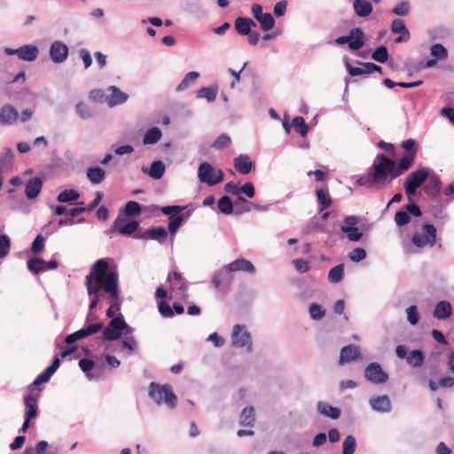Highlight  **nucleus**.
<instances>
[{
  "instance_id": "61",
  "label": "nucleus",
  "mask_w": 454,
  "mask_h": 454,
  "mask_svg": "<svg viewBox=\"0 0 454 454\" xmlns=\"http://www.w3.org/2000/svg\"><path fill=\"white\" fill-rule=\"evenodd\" d=\"M79 366L82 372H87V377L91 380L92 376L89 372L94 367V362L90 359L83 358L79 361Z\"/></svg>"
},
{
  "instance_id": "31",
  "label": "nucleus",
  "mask_w": 454,
  "mask_h": 454,
  "mask_svg": "<svg viewBox=\"0 0 454 454\" xmlns=\"http://www.w3.org/2000/svg\"><path fill=\"white\" fill-rule=\"evenodd\" d=\"M167 235L168 233L164 227H157L149 229L141 238H149L151 239L157 240L160 243H163L166 240Z\"/></svg>"
},
{
  "instance_id": "47",
  "label": "nucleus",
  "mask_w": 454,
  "mask_h": 454,
  "mask_svg": "<svg viewBox=\"0 0 454 454\" xmlns=\"http://www.w3.org/2000/svg\"><path fill=\"white\" fill-rule=\"evenodd\" d=\"M46 262L41 258H32L27 262V268L30 271L37 274L40 271L45 270L44 265Z\"/></svg>"
},
{
  "instance_id": "38",
  "label": "nucleus",
  "mask_w": 454,
  "mask_h": 454,
  "mask_svg": "<svg viewBox=\"0 0 454 454\" xmlns=\"http://www.w3.org/2000/svg\"><path fill=\"white\" fill-rule=\"evenodd\" d=\"M217 95V89L215 87H202L197 90L198 98H206L207 102L215 101Z\"/></svg>"
},
{
  "instance_id": "20",
  "label": "nucleus",
  "mask_w": 454,
  "mask_h": 454,
  "mask_svg": "<svg viewBox=\"0 0 454 454\" xmlns=\"http://www.w3.org/2000/svg\"><path fill=\"white\" fill-rule=\"evenodd\" d=\"M391 31L394 34H400V35L395 40L397 43L406 42L410 38L409 30L402 20L397 19L392 22Z\"/></svg>"
},
{
  "instance_id": "18",
  "label": "nucleus",
  "mask_w": 454,
  "mask_h": 454,
  "mask_svg": "<svg viewBox=\"0 0 454 454\" xmlns=\"http://www.w3.org/2000/svg\"><path fill=\"white\" fill-rule=\"evenodd\" d=\"M231 270L228 269V264L224 266L223 269L219 270L213 278V285L215 288H220L223 286H229L232 278L231 276Z\"/></svg>"
},
{
  "instance_id": "56",
  "label": "nucleus",
  "mask_w": 454,
  "mask_h": 454,
  "mask_svg": "<svg viewBox=\"0 0 454 454\" xmlns=\"http://www.w3.org/2000/svg\"><path fill=\"white\" fill-rule=\"evenodd\" d=\"M231 142V138L230 136L226 134L220 135L214 142L213 147L215 149H222L228 146Z\"/></svg>"
},
{
  "instance_id": "29",
  "label": "nucleus",
  "mask_w": 454,
  "mask_h": 454,
  "mask_svg": "<svg viewBox=\"0 0 454 454\" xmlns=\"http://www.w3.org/2000/svg\"><path fill=\"white\" fill-rule=\"evenodd\" d=\"M353 8L358 17H367L372 12V5L367 0H355Z\"/></svg>"
},
{
  "instance_id": "3",
  "label": "nucleus",
  "mask_w": 454,
  "mask_h": 454,
  "mask_svg": "<svg viewBox=\"0 0 454 454\" xmlns=\"http://www.w3.org/2000/svg\"><path fill=\"white\" fill-rule=\"evenodd\" d=\"M149 395L158 404H166L169 409L176 406L177 397L169 385H160L152 382L149 386Z\"/></svg>"
},
{
  "instance_id": "34",
  "label": "nucleus",
  "mask_w": 454,
  "mask_h": 454,
  "mask_svg": "<svg viewBox=\"0 0 454 454\" xmlns=\"http://www.w3.org/2000/svg\"><path fill=\"white\" fill-rule=\"evenodd\" d=\"M255 422L254 411L253 407H246L239 419L240 425L244 427H253Z\"/></svg>"
},
{
  "instance_id": "17",
  "label": "nucleus",
  "mask_w": 454,
  "mask_h": 454,
  "mask_svg": "<svg viewBox=\"0 0 454 454\" xmlns=\"http://www.w3.org/2000/svg\"><path fill=\"white\" fill-rule=\"evenodd\" d=\"M361 356L360 348L355 345H348L340 349V364H349Z\"/></svg>"
},
{
  "instance_id": "16",
  "label": "nucleus",
  "mask_w": 454,
  "mask_h": 454,
  "mask_svg": "<svg viewBox=\"0 0 454 454\" xmlns=\"http://www.w3.org/2000/svg\"><path fill=\"white\" fill-rule=\"evenodd\" d=\"M19 118L17 109L10 105H4L0 109V124L11 126L16 122Z\"/></svg>"
},
{
  "instance_id": "12",
  "label": "nucleus",
  "mask_w": 454,
  "mask_h": 454,
  "mask_svg": "<svg viewBox=\"0 0 454 454\" xmlns=\"http://www.w3.org/2000/svg\"><path fill=\"white\" fill-rule=\"evenodd\" d=\"M357 223V217L349 215L344 219L343 224L340 226V230L347 234L350 241H358L363 236V233L356 227Z\"/></svg>"
},
{
  "instance_id": "42",
  "label": "nucleus",
  "mask_w": 454,
  "mask_h": 454,
  "mask_svg": "<svg viewBox=\"0 0 454 454\" xmlns=\"http://www.w3.org/2000/svg\"><path fill=\"white\" fill-rule=\"evenodd\" d=\"M430 54L437 60L448 58L447 49L441 43H434L430 47Z\"/></svg>"
},
{
  "instance_id": "15",
  "label": "nucleus",
  "mask_w": 454,
  "mask_h": 454,
  "mask_svg": "<svg viewBox=\"0 0 454 454\" xmlns=\"http://www.w3.org/2000/svg\"><path fill=\"white\" fill-rule=\"evenodd\" d=\"M68 56V47L60 41H54L50 47L51 59L57 64L63 63Z\"/></svg>"
},
{
  "instance_id": "28",
  "label": "nucleus",
  "mask_w": 454,
  "mask_h": 454,
  "mask_svg": "<svg viewBox=\"0 0 454 454\" xmlns=\"http://www.w3.org/2000/svg\"><path fill=\"white\" fill-rule=\"evenodd\" d=\"M42 186H43V181L36 177V178H34L32 180H30L27 185H26V196L27 197V199L29 200H33V199H35L41 190H42Z\"/></svg>"
},
{
  "instance_id": "11",
  "label": "nucleus",
  "mask_w": 454,
  "mask_h": 454,
  "mask_svg": "<svg viewBox=\"0 0 454 454\" xmlns=\"http://www.w3.org/2000/svg\"><path fill=\"white\" fill-rule=\"evenodd\" d=\"M411 215L418 217L421 215L420 208L415 204H408L403 210L395 213V222L398 226H403L410 223Z\"/></svg>"
},
{
  "instance_id": "64",
  "label": "nucleus",
  "mask_w": 454,
  "mask_h": 454,
  "mask_svg": "<svg viewBox=\"0 0 454 454\" xmlns=\"http://www.w3.org/2000/svg\"><path fill=\"white\" fill-rule=\"evenodd\" d=\"M79 56L84 64V68H89L92 64V59L90 51L87 49H81L79 51Z\"/></svg>"
},
{
  "instance_id": "9",
  "label": "nucleus",
  "mask_w": 454,
  "mask_h": 454,
  "mask_svg": "<svg viewBox=\"0 0 454 454\" xmlns=\"http://www.w3.org/2000/svg\"><path fill=\"white\" fill-rule=\"evenodd\" d=\"M348 43V48L352 51H357L361 49L364 44V32L361 28H352L348 35L340 36L335 40L336 44Z\"/></svg>"
},
{
  "instance_id": "48",
  "label": "nucleus",
  "mask_w": 454,
  "mask_h": 454,
  "mask_svg": "<svg viewBox=\"0 0 454 454\" xmlns=\"http://www.w3.org/2000/svg\"><path fill=\"white\" fill-rule=\"evenodd\" d=\"M356 446V438L353 435H348L342 443V454H354Z\"/></svg>"
},
{
  "instance_id": "13",
  "label": "nucleus",
  "mask_w": 454,
  "mask_h": 454,
  "mask_svg": "<svg viewBox=\"0 0 454 454\" xmlns=\"http://www.w3.org/2000/svg\"><path fill=\"white\" fill-rule=\"evenodd\" d=\"M129 98L126 92L121 91L118 87L112 85L106 89L105 103L110 107L125 103Z\"/></svg>"
},
{
  "instance_id": "2",
  "label": "nucleus",
  "mask_w": 454,
  "mask_h": 454,
  "mask_svg": "<svg viewBox=\"0 0 454 454\" xmlns=\"http://www.w3.org/2000/svg\"><path fill=\"white\" fill-rule=\"evenodd\" d=\"M415 157V151L409 152L403 155L396 164L395 160L387 158L384 154H379L372 166V183H384L387 176H389L390 180L400 176L412 166Z\"/></svg>"
},
{
  "instance_id": "7",
  "label": "nucleus",
  "mask_w": 454,
  "mask_h": 454,
  "mask_svg": "<svg viewBox=\"0 0 454 454\" xmlns=\"http://www.w3.org/2000/svg\"><path fill=\"white\" fill-rule=\"evenodd\" d=\"M198 177L201 183L214 185L223 179V173L221 169H215L209 163L203 162L199 166Z\"/></svg>"
},
{
  "instance_id": "14",
  "label": "nucleus",
  "mask_w": 454,
  "mask_h": 454,
  "mask_svg": "<svg viewBox=\"0 0 454 454\" xmlns=\"http://www.w3.org/2000/svg\"><path fill=\"white\" fill-rule=\"evenodd\" d=\"M369 405L376 412L389 413L392 411V403L387 395L371 397L369 399Z\"/></svg>"
},
{
  "instance_id": "55",
  "label": "nucleus",
  "mask_w": 454,
  "mask_h": 454,
  "mask_svg": "<svg viewBox=\"0 0 454 454\" xmlns=\"http://www.w3.org/2000/svg\"><path fill=\"white\" fill-rule=\"evenodd\" d=\"M292 125L298 129V132L301 137H305L308 133V128L305 124V121L302 117L297 116L294 118Z\"/></svg>"
},
{
  "instance_id": "30",
  "label": "nucleus",
  "mask_w": 454,
  "mask_h": 454,
  "mask_svg": "<svg viewBox=\"0 0 454 454\" xmlns=\"http://www.w3.org/2000/svg\"><path fill=\"white\" fill-rule=\"evenodd\" d=\"M451 315V305L449 301H439L434 308V316L438 319L449 318Z\"/></svg>"
},
{
  "instance_id": "49",
  "label": "nucleus",
  "mask_w": 454,
  "mask_h": 454,
  "mask_svg": "<svg viewBox=\"0 0 454 454\" xmlns=\"http://www.w3.org/2000/svg\"><path fill=\"white\" fill-rule=\"evenodd\" d=\"M184 215L174 214L168 218V231L175 233L184 222Z\"/></svg>"
},
{
  "instance_id": "51",
  "label": "nucleus",
  "mask_w": 454,
  "mask_h": 454,
  "mask_svg": "<svg viewBox=\"0 0 454 454\" xmlns=\"http://www.w3.org/2000/svg\"><path fill=\"white\" fill-rule=\"evenodd\" d=\"M372 58L373 60L380 63L387 62L388 59V52L387 48L385 46L378 47L372 54Z\"/></svg>"
},
{
  "instance_id": "19",
  "label": "nucleus",
  "mask_w": 454,
  "mask_h": 454,
  "mask_svg": "<svg viewBox=\"0 0 454 454\" xmlns=\"http://www.w3.org/2000/svg\"><path fill=\"white\" fill-rule=\"evenodd\" d=\"M39 50L35 45L26 44L19 48L18 58L20 60L32 62L38 57Z\"/></svg>"
},
{
  "instance_id": "54",
  "label": "nucleus",
  "mask_w": 454,
  "mask_h": 454,
  "mask_svg": "<svg viewBox=\"0 0 454 454\" xmlns=\"http://www.w3.org/2000/svg\"><path fill=\"white\" fill-rule=\"evenodd\" d=\"M366 251L364 248L356 247L348 254L349 259L354 262H359L366 257Z\"/></svg>"
},
{
  "instance_id": "5",
  "label": "nucleus",
  "mask_w": 454,
  "mask_h": 454,
  "mask_svg": "<svg viewBox=\"0 0 454 454\" xmlns=\"http://www.w3.org/2000/svg\"><path fill=\"white\" fill-rule=\"evenodd\" d=\"M231 346L237 348H246L247 353L253 351V339L245 325H235L232 327Z\"/></svg>"
},
{
  "instance_id": "46",
  "label": "nucleus",
  "mask_w": 454,
  "mask_h": 454,
  "mask_svg": "<svg viewBox=\"0 0 454 454\" xmlns=\"http://www.w3.org/2000/svg\"><path fill=\"white\" fill-rule=\"evenodd\" d=\"M75 109H76V114L82 120L90 119V118L93 117V115H94V113L91 110V108L90 106H88L83 102H79L76 105Z\"/></svg>"
},
{
  "instance_id": "22",
  "label": "nucleus",
  "mask_w": 454,
  "mask_h": 454,
  "mask_svg": "<svg viewBox=\"0 0 454 454\" xmlns=\"http://www.w3.org/2000/svg\"><path fill=\"white\" fill-rule=\"evenodd\" d=\"M317 411L323 416L332 419H338L340 416V410L323 401L317 403Z\"/></svg>"
},
{
  "instance_id": "6",
  "label": "nucleus",
  "mask_w": 454,
  "mask_h": 454,
  "mask_svg": "<svg viewBox=\"0 0 454 454\" xmlns=\"http://www.w3.org/2000/svg\"><path fill=\"white\" fill-rule=\"evenodd\" d=\"M422 230V233H415L412 236V244L418 248L434 247L436 243V228L433 224L425 223Z\"/></svg>"
},
{
  "instance_id": "53",
  "label": "nucleus",
  "mask_w": 454,
  "mask_h": 454,
  "mask_svg": "<svg viewBox=\"0 0 454 454\" xmlns=\"http://www.w3.org/2000/svg\"><path fill=\"white\" fill-rule=\"evenodd\" d=\"M10 248L11 241L8 236L0 235V258H4L9 254Z\"/></svg>"
},
{
  "instance_id": "62",
  "label": "nucleus",
  "mask_w": 454,
  "mask_h": 454,
  "mask_svg": "<svg viewBox=\"0 0 454 454\" xmlns=\"http://www.w3.org/2000/svg\"><path fill=\"white\" fill-rule=\"evenodd\" d=\"M106 90H92L90 92V98L92 100V101H95V102H100V103H103L105 102V98H106Z\"/></svg>"
},
{
  "instance_id": "1",
  "label": "nucleus",
  "mask_w": 454,
  "mask_h": 454,
  "mask_svg": "<svg viewBox=\"0 0 454 454\" xmlns=\"http://www.w3.org/2000/svg\"><path fill=\"white\" fill-rule=\"evenodd\" d=\"M85 285L90 298L87 321H92L91 311L101 299H106L110 303L106 316L111 320L104 328L101 340L114 341L124 334L132 333L133 329L120 312L123 299L119 289V276L116 268L109 266V259H99L92 265L90 274L86 276Z\"/></svg>"
},
{
  "instance_id": "26",
  "label": "nucleus",
  "mask_w": 454,
  "mask_h": 454,
  "mask_svg": "<svg viewBox=\"0 0 454 454\" xmlns=\"http://www.w3.org/2000/svg\"><path fill=\"white\" fill-rule=\"evenodd\" d=\"M228 269L231 270L232 271L241 270L249 273L255 272V268L252 264V262L243 258L237 259L232 262L229 263Z\"/></svg>"
},
{
  "instance_id": "52",
  "label": "nucleus",
  "mask_w": 454,
  "mask_h": 454,
  "mask_svg": "<svg viewBox=\"0 0 454 454\" xmlns=\"http://www.w3.org/2000/svg\"><path fill=\"white\" fill-rule=\"evenodd\" d=\"M141 214V207L136 201H129L125 207V216H135Z\"/></svg>"
},
{
  "instance_id": "27",
  "label": "nucleus",
  "mask_w": 454,
  "mask_h": 454,
  "mask_svg": "<svg viewBox=\"0 0 454 454\" xmlns=\"http://www.w3.org/2000/svg\"><path fill=\"white\" fill-rule=\"evenodd\" d=\"M106 171L99 167H90L87 168L86 176L93 184L102 183L106 178Z\"/></svg>"
},
{
  "instance_id": "4",
  "label": "nucleus",
  "mask_w": 454,
  "mask_h": 454,
  "mask_svg": "<svg viewBox=\"0 0 454 454\" xmlns=\"http://www.w3.org/2000/svg\"><path fill=\"white\" fill-rule=\"evenodd\" d=\"M429 168L421 167L412 171L405 179L404 191L408 197H412L416 194L417 189L422 185V184L429 176Z\"/></svg>"
},
{
  "instance_id": "57",
  "label": "nucleus",
  "mask_w": 454,
  "mask_h": 454,
  "mask_svg": "<svg viewBox=\"0 0 454 454\" xmlns=\"http://www.w3.org/2000/svg\"><path fill=\"white\" fill-rule=\"evenodd\" d=\"M407 313V320L408 322L415 325L419 323V316L417 311V307L415 305H411L406 309Z\"/></svg>"
},
{
  "instance_id": "60",
  "label": "nucleus",
  "mask_w": 454,
  "mask_h": 454,
  "mask_svg": "<svg viewBox=\"0 0 454 454\" xmlns=\"http://www.w3.org/2000/svg\"><path fill=\"white\" fill-rule=\"evenodd\" d=\"M44 247V238L42 235H38L31 245V251L34 254H38L43 251Z\"/></svg>"
},
{
  "instance_id": "35",
  "label": "nucleus",
  "mask_w": 454,
  "mask_h": 454,
  "mask_svg": "<svg viewBox=\"0 0 454 454\" xmlns=\"http://www.w3.org/2000/svg\"><path fill=\"white\" fill-rule=\"evenodd\" d=\"M200 74L195 71L189 72L185 74L181 82L176 86V91H183L188 89L192 83H194L199 78Z\"/></svg>"
},
{
  "instance_id": "58",
  "label": "nucleus",
  "mask_w": 454,
  "mask_h": 454,
  "mask_svg": "<svg viewBox=\"0 0 454 454\" xmlns=\"http://www.w3.org/2000/svg\"><path fill=\"white\" fill-rule=\"evenodd\" d=\"M410 4L407 1H402L396 4L392 12L397 16H405L409 13Z\"/></svg>"
},
{
  "instance_id": "37",
  "label": "nucleus",
  "mask_w": 454,
  "mask_h": 454,
  "mask_svg": "<svg viewBox=\"0 0 454 454\" xmlns=\"http://www.w3.org/2000/svg\"><path fill=\"white\" fill-rule=\"evenodd\" d=\"M162 133L159 128H151L145 132L143 138V143L145 145H153L160 139Z\"/></svg>"
},
{
  "instance_id": "63",
  "label": "nucleus",
  "mask_w": 454,
  "mask_h": 454,
  "mask_svg": "<svg viewBox=\"0 0 454 454\" xmlns=\"http://www.w3.org/2000/svg\"><path fill=\"white\" fill-rule=\"evenodd\" d=\"M104 324L102 322H98L95 324H90L88 326L84 327L87 337L90 336L94 333H98L99 331L104 330Z\"/></svg>"
},
{
  "instance_id": "40",
  "label": "nucleus",
  "mask_w": 454,
  "mask_h": 454,
  "mask_svg": "<svg viewBox=\"0 0 454 454\" xmlns=\"http://www.w3.org/2000/svg\"><path fill=\"white\" fill-rule=\"evenodd\" d=\"M344 275V265L339 264L332 268L328 273V280L333 284H337L341 281Z\"/></svg>"
},
{
  "instance_id": "45",
  "label": "nucleus",
  "mask_w": 454,
  "mask_h": 454,
  "mask_svg": "<svg viewBox=\"0 0 454 454\" xmlns=\"http://www.w3.org/2000/svg\"><path fill=\"white\" fill-rule=\"evenodd\" d=\"M345 66H346L347 71L348 72L349 75H351V76H357V75L371 74L370 69L367 67V62L362 63L361 67H354L348 62H346Z\"/></svg>"
},
{
  "instance_id": "32",
  "label": "nucleus",
  "mask_w": 454,
  "mask_h": 454,
  "mask_svg": "<svg viewBox=\"0 0 454 454\" xmlns=\"http://www.w3.org/2000/svg\"><path fill=\"white\" fill-rule=\"evenodd\" d=\"M121 337H123L121 342V350H127V355L129 356L133 352H135L137 348V340L129 334H124Z\"/></svg>"
},
{
  "instance_id": "44",
  "label": "nucleus",
  "mask_w": 454,
  "mask_h": 454,
  "mask_svg": "<svg viewBox=\"0 0 454 454\" xmlns=\"http://www.w3.org/2000/svg\"><path fill=\"white\" fill-rule=\"evenodd\" d=\"M261 26L262 30L269 31L275 26V19L270 12H265L262 18L256 20Z\"/></svg>"
},
{
  "instance_id": "50",
  "label": "nucleus",
  "mask_w": 454,
  "mask_h": 454,
  "mask_svg": "<svg viewBox=\"0 0 454 454\" xmlns=\"http://www.w3.org/2000/svg\"><path fill=\"white\" fill-rule=\"evenodd\" d=\"M219 210L225 214H231L233 211V205L231 199L228 196H223L218 200Z\"/></svg>"
},
{
  "instance_id": "25",
  "label": "nucleus",
  "mask_w": 454,
  "mask_h": 454,
  "mask_svg": "<svg viewBox=\"0 0 454 454\" xmlns=\"http://www.w3.org/2000/svg\"><path fill=\"white\" fill-rule=\"evenodd\" d=\"M142 170L152 178L158 180L164 175L165 165L161 160H155L149 168H143Z\"/></svg>"
},
{
  "instance_id": "21",
  "label": "nucleus",
  "mask_w": 454,
  "mask_h": 454,
  "mask_svg": "<svg viewBox=\"0 0 454 454\" xmlns=\"http://www.w3.org/2000/svg\"><path fill=\"white\" fill-rule=\"evenodd\" d=\"M254 166L253 161L249 156L246 154H240L234 159V168L242 175H247Z\"/></svg>"
},
{
  "instance_id": "8",
  "label": "nucleus",
  "mask_w": 454,
  "mask_h": 454,
  "mask_svg": "<svg viewBox=\"0 0 454 454\" xmlns=\"http://www.w3.org/2000/svg\"><path fill=\"white\" fill-rule=\"evenodd\" d=\"M364 378L370 383L381 385L388 380V374L378 363H371L364 369Z\"/></svg>"
},
{
  "instance_id": "36",
  "label": "nucleus",
  "mask_w": 454,
  "mask_h": 454,
  "mask_svg": "<svg viewBox=\"0 0 454 454\" xmlns=\"http://www.w3.org/2000/svg\"><path fill=\"white\" fill-rule=\"evenodd\" d=\"M316 195L319 205L321 206L320 211H324L325 208L329 207L332 203V199L330 197L329 192L326 189L320 188L316 191Z\"/></svg>"
},
{
  "instance_id": "10",
  "label": "nucleus",
  "mask_w": 454,
  "mask_h": 454,
  "mask_svg": "<svg viewBox=\"0 0 454 454\" xmlns=\"http://www.w3.org/2000/svg\"><path fill=\"white\" fill-rule=\"evenodd\" d=\"M114 228L124 236H129L138 228V223L119 215L114 222Z\"/></svg>"
},
{
  "instance_id": "43",
  "label": "nucleus",
  "mask_w": 454,
  "mask_h": 454,
  "mask_svg": "<svg viewBox=\"0 0 454 454\" xmlns=\"http://www.w3.org/2000/svg\"><path fill=\"white\" fill-rule=\"evenodd\" d=\"M309 313L313 320H321L325 316V309L322 305L313 302L309 307Z\"/></svg>"
},
{
  "instance_id": "23",
  "label": "nucleus",
  "mask_w": 454,
  "mask_h": 454,
  "mask_svg": "<svg viewBox=\"0 0 454 454\" xmlns=\"http://www.w3.org/2000/svg\"><path fill=\"white\" fill-rule=\"evenodd\" d=\"M37 395H27L24 397V403L26 408L25 417L32 419L37 416Z\"/></svg>"
},
{
  "instance_id": "33",
  "label": "nucleus",
  "mask_w": 454,
  "mask_h": 454,
  "mask_svg": "<svg viewBox=\"0 0 454 454\" xmlns=\"http://www.w3.org/2000/svg\"><path fill=\"white\" fill-rule=\"evenodd\" d=\"M14 153L12 149L7 148L0 155V168L4 171L11 170L13 162Z\"/></svg>"
},
{
  "instance_id": "59",
  "label": "nucleus",
  "mask_w": 454,
  "mask_h": 454,
  "mask_svg": "<svg viewBox=\"0 0 454 454\" xmlns=\"http://www.w3.org/2000/svg\"><path fill=\"white\" fill-rule=\"evenodd\" d=\"M86 337H87V335H86L85 330H84V328H82V329L67 335L65 339V342L67 344H72L74 341L83 339V338H86Z\"/></svg>"
},
{
  "instance_id": "39",
  "label": "nucleus",
  "mask_w": 454,
  "mask_h": 454,
  "mask_svg": "<svg viewBox=\"0 0 454 454\" xmlns=\"http://www.w3.org/2000/svg\"><path fill=\"white\" fill-rule=\"evenodd\" d=\"M79 198H80V193L77 191H75L74 189H68V190H65V191L61 192L58 195L57 200L61 203H66V202L75 201Z\"/></svg>"
},
{
  "instance_id": "41",
  "label": "nucleus",
  "mask_w": 454,
  "mask_h": 454,
  "mask_svg": "<svg viewBox=\"0 0 454 454\" xmlns=\"http://www.w3.org/2000/svg\"><path fill=\"white\" fill-rule=\"evenodd\" d=\"M425 356L419 350H412L407 356V363L413 367H419L424 362Z\"/></svg>"
},
{
  "instance_id": "24",
  "label": "nucleus",
  "mask_w": 454,
  "mask_h": 454,
  "mask_svg": "<svg viewBox=\"0 0 454 454\" xmlns=\"http://www.w3.org/2000/svg\"><path fill=\"white\" fill-rule=\"evenodd\" d=\"M234 26L239 35H247L251 31V27L256 26V23L250 18L239 17L236 19Z\"/></svg>"
}]
</instances>
